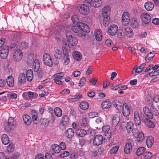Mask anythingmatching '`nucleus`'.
I'll return each instance as SVG.
<instances>
[{
	"instance_id": "7ed1b4c3",
	"label": "nucleus",
	"mask_w": 159,
	"mask_h": 159,
	"mask_svg": "<svg viewBox=\"0 0 159 159\" xmlns=\"http://www.w3.org/2000/svg\"><path fill=\"white\" fill-rule=\"evenodd\" d=\"M66 36L70 44L72 46L76 45L78 43L76 38L73 37L72 33L69 30L66 33Z\"/></svg>"
},
{
	"instance_id": "864d4df0",
	"label": "nucleus",
	"mask_w": 159,
	"mask_h": 159,
	"mask_svg": "<svg viewBox=\"0 0 159 159\" xmlns=\"http://www.w3.org/2000/svg\"><path fill=\"white\" fill-rule=\"evenodd\" d=\"M14 146L13 144H9L7 147V149L9 152H13L14 150Z\"/></svg>"
},
{
	"instance_id": "9b49d317",
	"label": "nucleus",
	"mask_w": 159,
	"mask_h": 159,
	"mask_svg": "<svg viewBox=\"0 0 159 159\" xmlns=\"http://www.w3.org/2000/svg\"><path fill=\"white\" fill-rule=\"evenodd\" d=\"M140 18L142 22L145 24H148L151 20L150 16L146 13L144 12L142 13Z\"/></svg>"
},
{
	"instance_id": "09e8293b",
	"label": "nucleus",
	"mask_w": 159,
	"mask_h": 159,
	"mask_svg": "<svg viewBox=\"0 0 159 159\" xmlns=\"http://www.w3.org/2000/svg\"><path fill=\"white\" fill-rule=\"evenodd\" d=\"M150 110H151V113L153 116H157L159 115V112L158 111L156 108L152 107H151Z\"/></svg>"
},
{
	"instance_id": "4d7b16f0",
	"label": "nucleus",
	"mask_w": 159,
	"mask_h": 159,
	"mask_svg": "<svg viewBox=\"0 0 159 159\" xmlns=\"http://www.w3.org/2000/svg\"><path fill=\"white\" fill-rule=\"evenodd\" d=\"M98 113L95 112H90L89 114V116L90 118H93L98 116Z\"/></svg>"
},
{
	"instance_id": "3c124183",
	"label": "nucleus",
	"mask_w": 159,
	"mask_h": 159,
	"mask_svg": "<svg viewBox=\"0 0 159 159\" xmlns=\"http://www.w3.org/2000/svg\"><path fill=\"white\" fill-rule=\"evenodd\" d=\"M119 147L118 146H116L115 147H112V148L109 151L110 153L111 154H115L117 151L119 149Z\"/></svg>"
},
{
	"instance_id": "7c9ffc66",
	"label": "nucleus",
	"mask_w": 159,
	"mask_h": 159,
	"mask_svg": "<svg viewBox=\"0 0 159 159\" xmlns=\"http://www.w3.org/2000/svg\"><path fill=\"white\" fill-rule=\"evenodd\" d=\"M69 122V119L68 116L65 115L63 116L61 120V124L63 126H66Z\"/></svg>"
},
{
	"instance_id": "9d476101",
	"label": "nucleus",
	"mask_w": 159,
	"mask_h": 159,
	"mask_svg": "<svg viewBox=\"0 0 159 159\" xmlns=\"http://www.w3.org/2000/svg\"><path fill=\"white\" fill-rule=\"evenodd\" d=\"M63 52L64 57L62 60V62L64 65H67L70 62V60L69 53L67 51L66 47L63 48Z\"/></svg>"
},
{
	"instance_id": "72a5a7b5",
	"label": "nucleus",
	"mask_w": 159,
	"mask_h": 159,
	"mask_svg": "<svg viewBox=\"0 0 159 159\" xmlns=\"http://www.w3.org/2000/svg\"><path fill=\"white\" fill-rule=\"evenodd\" d=\"M2 143L4 145H7L8 143L9 142V138L7 134H3L2 135Z\"/></svg>"
},
{
	"instance_id": "4468645a",
	"label": "nucleus",
	"mask_w": 159,
	"mask_h": 159,
	"mask_svg": "<svg viewBox=\"0 0 159 159\" xmlns=\"http://www.w3.org/2000/svg\"><path fill=\"white\" fill-rule=\"evenodd\" d=\"M130 113V109L127 104L125 103L122 106V114L124 116H127Z\"/></svg>"
},
{
	"instance_id": "2f4dec72",
	"label": "nucleus",
	"mask_w": 159,
	"mask_h": 159,
	"mask_svg": "<svg viewBox=\"0 0 159 159\" xmlns=\"http://www.w3.org/2000/svg\"><path fill=\"white\" fill-rule=\"evenodd\" d=\"M154 143V141L152 137L149 136L147 138L146 140V144L148 148H151Z\"/></svg>"
},
{
	"instance_id": "a878e982",
	"label": "nucleus",
	"mask_w": 159,
	"mask_h": 159,
	"mask_svg": "<svg viewBox=\"0 0 159 159\" xmlns=\"http://www.w3.org/2000/svg\"><path fill=\"white\" fill-rule=\"evenodd\" d=\"M39 61L38 59H36L34 60L33 64V69L35 72H37L40 68Z\"/></svg>"
},
{
	"instance_id": "cd10ccee",
	"label": "nucleus",
	"mask_w": 159,
	"mask_h": 159,
	"mask_svg": "<svg viewBox=\"0 0 159 159\" xmlns=\"http://www.w3.org/2000/svg\"><path fill=\"white\" fill-rule=\"evenodd\" d=\"M7 85L11 87H13L14 85V79L11 75L8 76L7 79Z\"/></svg>"
},
{
	"instance_id": "5fc2aeb1",
	"label": "nucleus",
	"mask_w": 159,
	"mask_h": 159,
	"mask_svg": "<svg viewBox=\"0 0 159 159\" xmlns=\"http://www.w3.org/2000/svg\"><path fill=\"white\" fill-rule=\"evenodd\" d=\"M125 34L129 37H131L133 35V30H125Z\"/></svg>"
},
{
	"instance_id": "37998d69",
	"label": "nucleus",
	"mask_w": 159,
	"mask_h": 159,
	"mask_svg": "<svg viewBox=\"0 0 159 159\" xmlns=\"http://www.w3.org/2000/svg\"><path fill=\"white\" fill-rule=\"evenodd\" d=\"M133 124L131 121H129L127 123L125 127H126V129L128 132L132 131L133 129Z\"/></svg>"
},
{
	"instance_id": "f257e3e1",
	"label": "nucleus",
	"mask_w": 159,
	"mask_h": 159,
	"mask_svg": "<svg viewBox=\"0 0 159 159\" xmlns=\"http://www.w3.org/2000/svg\"><path fill=\"white\" fill-rule=\"evenodd\" d=\"M71 20L74 23H77V25L72 27L71 30H78V28L80 30H86L90 29L89 26L87 24L81 22H78V16L76 15H74L71 17Z\"/></svg>"
},
{
	"instance_id": "6e6d98bb",
	"label": "nucleus",
	"mask_w": 159,
	"mask_h": 159,
	"mask_svg": "<svg viewBox=\"0 0 159 159\" xmlns=\"http://www.w3.org/2000/svg\"><path fill=\"white\" fill-rule=\"evenodd\" d=\"M85 77H83L80 79V82L79 83L78 86L81 87L83 86H84V84H85Z\"/></svg>"
},
{
	"instance_id": "f704fd0d",
	"label": "nucleus",
	"mask_w": 159,
	"mask_h": 159,
	"mask_svg": "<svg viewBox=\"0 0 159 159\" xmlns=\"http://www.w3.org/2000/svg\"><path fill=\"white\" fill-rule=\"evenodd\" d=\"M33 72L31 70L29 69L27 70L26 72V77L28 81H30L32 80L33 76Z\"/></svg>"
},
{
	"instance_id": "c85d7f7f",
	"label": "nucleus",
	"mask_w": 159,
	"mask_h": 159,
	"mask_svg": "<svg viewBox=\"0 0 159 159\" xmlns=\"http://www.w3.org/2000/svg\"><path fill=\"white\" fill-rule=\"evenodd\" d=\"M74 58L77 61H80L82 58L81 53L78 51H74L72 53Z\"/></svg>"
},
{
	"instance_id": "680f3d73",
	"label": "nucleus",
	"mask_w": 159,
	"mask_h": 159,
	"mask_svg": "<svg viewBox=\"0 0 159 159\" xmlns=\"http://www.w3.org/2000/svg\"><path fill=\"white\" fill-rule=\"evenodd\" d=\"M134 124L136 126L140 125L141 123L140 118H138V119H134Z\"/></svg>"
},
{
	"instance_id": "bf43d9fd",
	"label": "nucleus",
	"mask_w": 159,
	"mask_h": 159,
	"mask_svg": "<svg viewBox=\"0 0 159 159\" xmlns=\"http://www.w3.org/2000/svg\"><path fill=\"white\" fill-rule=\"evenodd\" d=\"M6 84V81L5 80L0 79V87L3 88L5 87Z\"/></svg>"
},
{
	"instance_id": "338daca9",
	"label": "nucleus",
	"mask_w": 159,
	"mask_h": 159,
	"mask_svg": "<svg viewBox=\"0 0 159 159\" xmlns=\"http://www.w3.org/2000/svg\"><path fill=\"white\" fill-rule=\"evenodd\" d=\"M69 154V152L68 151H65L61 153L60 156L64 158L65 157L67 156Z\"/></svg>"
},
{
	"instance_id": "bb28decb",
	"label": "nucleus",
	"mask_w": 159,
	"mask_h": 159,
	"mask_svg": "<svg viewBox=\"0 0 159 159\" xmlns=\"http://www.w3.org/2000/svg\"><path fill=\"white\" fill-rule=\"evenodd\" d=\"M66 135L68 139H71L74 135V131L72 128H69L67 129Z\"/></svg>"
},
{
	"instance_id": "e2e57ef3",
	"label": "nucleus",
	"mask_w": 159,
	"mask_h": 159,
	"mask_svg": "<svg viewBox=\"0 0 159 159\" xmlns=\"http://www.w3.org/2000/svg\"><path fill=\"white\" fill-rule=\"evenodd\" d=\"M118 27L116 25H112L109 27L108 30H118Z\"/></svg>"
},
{
	"instance_id": "a18cd8bd",
	"label": "nucleus",
	"mask_w": 159,
	"mask_h": 159,
	"mask_svg": "<svg viewBox=\"0 0 159 159\" xmlns=\"http://www.w3.org/2000/svg\"><path fill=\"white\" fill-rule=\"evenodd\" d=\"M54 113L55 115L58 117L61 116L62 115V111L59 107H56L55 109Z\"/></svg>"
},
{
	"instance_id": "6ab92c4d",
	"label": "nucleus",
	"mask_w": 159,
	"mask_h": 159,
	"mask_svg": "<svg viewBox=\"0 0 159 159\" xmlns=\"http://www.w3.org/2000/svg\"><path fill=\"white\" fill-rule=\"evenodd\" d=\"M145 65V63H142L141 64L140 66L137 67L136 68V67H135L132 71L133 74H134V71L135 72V73H140L142 71Z\"/></svg>"
},
{
	"instance_id": "a211bd4d",
	"label": "nucleus",
	"mask_w": 159,
	"mask_h": 159,
	"mask_svg": "<svg viewBox=\"0 0 159 159\" xmlns=\"http://www.w3.org/2000/svg\"><path fill=\"white\" fill-rule=\"evenodd\" d=\"M73 32L76 34L80 37H82L83 39H85L86 37L85 33H89L88 30H73Z\"/></svg>"
},
{
	"instance_id": "a19ab883",
	"label": "nucleus",
	"mask_w": 159,
	"mask_h": 159,
	"mask_svg": "<svg viewBox=\"0 0 159 159\" xmlns=\"http://www.w3.org/2000/svg\"><path fill=\"white\" fill-rule=\"evenodd\" d=\"M113 105L118 110H121L123 106L121 102L117 100L114 102Z\"/></svg>"
},
{
	"instance_id": "c03bdc74",
	"label": "nucleus",
	"mask_w": 159,
	"mask_h": 159,
	"mask_svg": "<svg viewBox=\"0 0 159 159\" xmlns=\"http://www.w3.org/2000/svg\"><path fill=\"white\" fill-rule=\"evenodd\" d=\"M144 135L143 133L142 132H140L137 135V141L139 142H141L143 140Z\"/></svg>"
},
{
	"instance_id": "f3484780",
	"label": "nucleus",
	"mask_w": 159,
	"mask_h": 159,
	"mask_svg": "<svg viewBox=\"0 0 159 159\" xmlns=\"http://www.w3.org/2000/svg\"><path fill=\"white\" fill-rule=\"evenodd\" d=\"M143 111L145 115L149 118L152 119L153 118V116L151 113V110H150L148 107H143Z\"/></svg>"
},
{
	"instance_id": "ddd939ff",
	"label": "nucleus",
	"mask_w": 159,
	"mask_h": 159,
	"mask_svg": "<svg viewBox=\"0 0 159 159\" xmlns=\"http://www.w3.org/2000/svg\"><path fill=\"white\" fill-rule=\"evenodd\" d=\"M103 138L101 135L96 136L93 140V143L94 145L98 146L101 144L103 141Z\"/></svg>"
},
{
	"instance_id": "603ef678",
	"label": "nucleus",
	"mask_w": 159,
	"mask_h": 159,
	"mask_svg": "<svg viewBox=\"0 0 159 159\" xmlns=\"http://www.w3.org/2000/svg\"><path fill=\"white\" fill-rule=\"evenodd\" d=\"M159 74V69L153 70L151 72H150L148 75L150 76H153L155 75H157Z\"/></svg>"
},
{
	"instance_id": "13d9d810",
	"label": "nucleus",
	"mask_w": 159,
	"mask_h": 159,
	"mask_svg": "<svg viewBox=\"0 0 159 159\" xmlns=\"http://www.w3.org/2000/svg\"><path fill=\"white\" fill-rule=\"evenodd\" d=\"M144 157L146 159H149L152 156V154L150 152H146L144 154Z\"/></svg>"
},
{
	"instance_id": "20e7f679",
	"label": "nucleus",
	"mask_w": 159,
	"mask_h": 159,
	"mask_svg": "<svg viewBox=\"0 0 159 159\" xmlns=\"http://www.w3.org/2000/svg\"><path fill=\"white\" fill-rule=\"evenodd\" d=\"M84 3L90 4L92 6L97 8L100 7L103 2V0H85Z\"/></svg>"
},
{
	"instance_id": "aec40b11",
	"label": "nucleus",
	"mask_w": 159,
	"mask_h": 159,
	"mask_svg": "<svg viewBox=\"0 0 159 159\" xmlns=\"http://www.w3.org/2000/svg\"><path fill=\"white\" fill-rule=\"evenodd\" d=\"M131 26L133 29H136L139 26V21L138 20L135 18H133L131 20Z\"/></svg>"
},
{
	"instance_id": "6e6552de",
	"label": "nucleus",
	"mask_w": 159,
	"mask_h": 159,
	"mask_svg": "<svg viewBox=\"0 0 159 159\" xmlns=\"http://www.w3.org/2000/svg\"><path fill=\"white\" fill-rule=\"evenodd\" d=\"M86 3L80 5L78 8L80 13L84 15H86L89 12V7L86 4Z\"/></svg>"
},
{
	"instance_id": "e433bc0d",
	"label": "nucleus",
	"mask_w": 159,
	"mask_h": 159,
	"mask_svg": "<svg viewBox=\"0 0 159 159\" xmlns=\"http://www.w3.org/2000/svg\"><path fill=\"white\" fill-rule=\"evenodd\" d=\"M62 52L61 50L57 49L54 52V57L56 59H60L62 56Z\"/></svg>"
},
{
	"instance_id": "49530a36",
	"label": "nucleus",
	"mask_w": 159,
	"mask_h": 159,
	"mask_svg": "<svg viewBox=\"0 0 159 159\" xmlns=\"http://www.w3.org/2000/svg\"><path fill=\"white\" fill-rule=\"evenodd\" d=\"M145 148L144 147H140L137 150L136 153L138 156H140L145 151Z\"/></svg>"
},
{
	"instance_id": "412c9836",
	"label": "nucleus",
	"mask_w": 159,
	"mask_h": 159,
	"mask_svg": "<svg viewBox=\"0 0 159 159\" xmlns=\"http://www.w3.org/2000/svg\"><path fill=\"white\" fill-rule=\"evenodd\" d=\"M143 122L146 124L149 128H154L155 126V125L154 122H153L152 120L147 118H146L144 119Z\"/></svg>"
},
{
	"instance_id": "052dcab7",
	"label": "nucleus",
	"mask_w": 159,
	"mask_h": 159,
	"mask_svg": "<svg viewBox=\"0 0 159 159\" xmlns=\"http://www.w3.org/2000/svg\"><path fill=\"white\" fill-rule=\"evenodd\" d=\"M0 159H10L9 157H6L3 152H0Z\"/></svg>"
},
{
	"instance_id": "8fccbe9b",
	"label": "nucleus",
	"mask_w": 159,
	"mask_h": 159,
	"mask_svg": "<svg viewBox=\"0 0 159 159\" xmlns=\"http://www.w3.org/2000/svg\"><path fill=\"white\" fill-rule=\"evenodd\" d=\"M59 146L57 144H54L52 146V151L55 153H58L60 151Z\"/></svg>"
},
{
	"instance_id": "5701e85b",
	"label": "nucleus",
	"mask_w": 159,
	"mask_h": 159,
	"mask_svg": "<svg viewBox=\"0 0 159 159\" xmlns=\"http://www.w3.org/2000/svg\"><path fill=\"white\" fill-rule=\"evenodd\" d=\"M23 120L25 125H29L31 123V119L30 117L27 115H25L23 116Z\"/></svg>"
},
{
	"instance_id": "473e14b6",
	"label": "nucleus",
	"mask_w": 159,
	"mask_h": 159,
	"mask_svg": "<svg viewBox=\"0 0 159 159\" xmlns=\"http://www.w3.org/2000/svg\"><path fill=\"white\" fill-rule=\"evenodd\" d=\"M111 105V102L108 101L103 102L101 104L102 107L103 109H107L109 108Z\"/></svg>"
},
{
	"instance_id": "4be33fe9",
	"label": "nucleus",
	"mask_w": 159,
	"mask_h": 159,
	"mask_svg": "<svg viewBox=\"0 0 159 159\" xmlns=\"http://www.w3.org/2000/svg\"><path fill=\"white\" fill-rule=\"evenodd\" d=\"M120 120V116L118 115L117 114L114 115L112 118V125L114 127L116 126L119 123Z\"/></svg>"
},
{
	"instance_id": "f8f14e48",
	"label": "nucleus",
	"mask_w": 159,
	"mask_h": 159,
	"mask_svg": "<svg viewBox=\"0 0 159 159\" xmlns=\"http://www.w3.org/2000/svg\"><path fill=\"white\" fill-rule=\"evenodd\" d=\"M9 51V47L5 46L1 50L0 57L3 59H5L7 57Z\"/></svg>"
},
{
	"instance_id": "4c0bfd02",
	"label": "nucleus",
	"mask_w": 159,
	"mask_h": 159,
	"mask_svg": "<svg viewBox=\"0 0 159 159\" xmlns=\"http://www.w3.org/2000/svg\"><path fill=\"white\" fill-rule=\"evenodd\" d=\"M51 122V120L46 118H43L41 121V125L45 127L48 126L49 125V123Z\"/></svg>"
},
{
	"instance_id": "0e129e2a",
	"label": "nucleus",
	"mask_w": 159,
	"mask_h": 159,
	"mask_svg": "<svg viewBox=\"0 0 159 159\" xmlns=\"http://www.w3.org/2000/svg\"><path fill=\"white\" fill-rule=\"evenodd\" d=\"M27 43L25 42H22L21 43L20 47L22 48H25L27 47Z\"/></svg>"
},
{
	"instance_id": "1a4fd4ad",
	"label": "nucleus",
	"mask_w": 159,
	"mask_h": 159,
	"mask_svg": "<svg viewBox=\"0 0 159 159\" xmlns=\"http://www.w3.org/2000/svg\"><path fill=\"white\" fill-rule=\"evenodd\" d=\"M130 17L129 14L127 12H124L122 14L121 17V22L122 24L126 26L129 23Z\"/></svg>"
},
{
	"instance_id": "ea45409f",
	"label": "nucleus",
	"mask_w": 159,
	"mask_h": 159,
	"mask_svg": "<svg viewBox=\"0 0 159 159\" xmlns=\"http://www.w3.org/2000/svg\"><path fill=\"white\" fill-rule=\"evenodd\" d=\"M104 19L103 20V25L106 27L108 26L109 23V21L110 20V17L109 16H103Z\"/></svg>"
},
{
	"instance_id": "2eb2a0df",
	"label": "nucleus",
	"mask_w": 159,
	"mask_h": 159,
	"mask_svg": "<svg viewBox=\"0 0 159 159\" xmlns=\"http://www.w3.org/2000/svg\"><path fill=\"white\" fill-rule=\"evenodd\" d=\"M111 12V8L109 6H106L102 9L103 16H109Z\"/></svg>"
},
{
	"instance_id": "393cba45",
	"label": "nucleus",
	"mask_w": 159,
	"mask_h": 159,
	"mask_svg": "<svg viewBox=\"0 0 159 159\" xmlns=\"http://www.w3.org/2000/svg\"><path fill=\"white\" fill-rule=\"evenodd\" d=\"M144 7L147 10L151 11L154 8V5L152 2H148L145 3Z\"/></svg>"
},
{
	"instance_id": "dca6fc26",
	"label": "nucleus",
	"mask_w": 159,
	"mask_h": 159,
	"mask_svg": "<svg viewBox=\"0 0 159 159\" xmlns=\"http://www.w3.org/2000/svg\"><path fill=\"white\" fill-rule=\"evenodd\" d=\"M94 35L97 41L100 42L102 38V30H95Z\"/></svg>"
},
{
	"instance_id": "b1692460",
	"label": "nucleus",
	"mask_w": 159,
	"mask_h": 159,
	"mask_svg": "<svg viewBox=\"0 0 159 159\" xmlns=\"http://www.w3.org/2000/svg\"><path fill=\"white\" fill-rule=\"evenodd\" d=\"M110 129V126L108 125H106L102 127V130L106 133L105 136H107L109 138H110L111 136V133L108 132Z\"/></svg>"
},
{
	"instance_id": "0eeeda50",
	"label": "nucleus",
	"mask_w": 159,
	"mask_h": 159,
	"mask_svg": "<svg viewBox=\"0 0 159 159\" xmlns=\"http://www.w3.org/2000/svg\"><path fill=\"white\" fill-rule=\"evenodd\" d=\"M134 145V141L132 139H129L125 144L124 148V152L126 153L129 154L132 151V148Z\"/></svg>"
},
{
	"instance_id": "423d86ee",
	"label": "nucleus",
	"mask_w": 159,
	"mask_h": 159,
	"mask_svg": "<svg viewBox=\"0 0 159 159\" xmlns=\"http://www.w3.org/2000/svg\"><path fill=\"white\" fill-rule=\"evenodd\" d=\"M44 63L46 65L51 67L52 66L53 62L51 56L48 53H45L43 56Z\"/></svg>"
},
{
	"instance_id": "de8ad7c7",
	"label": "nucleus",
	"mask_w": 159,
	"mask_h": 159,
	"mask_svg": "<svg viewBox=\"0 0 159 159\" xmlns=\"http://www.w3.org/2000/svg\"><path fill=\"white\" fill-rule=\"evenodd\" d=\"M154 56L152 52H150L145 57L146 61L148 62H149L151 61L152 58Z\"/></svg>"
},
{
	"instance_id": "774afa93",
	"label": "nucleus",
	"mask_w": 159,
	"mask_h": 159,
	"mask_svg": "<svg viewBox=\"0 0 159 159\" xmlns=\"http://www.w3.org/2000/svg\"><path fill=\"white\" fill-rule=\"evenodd\" d=\"M35 159H44V156L41 154H39L36 156Z\"/></svg>"
},
{
	"instance_id": "f03ea898",
	"label": "nucleus",
	"mask_w": 159,
	"mask_h": 159,
	"mask_svg": "<svg viewBox=\"0 0 159 159\" xmlns=\"http://www.w3.org/2000/svg\"><path fill=\"white\" fill-rule=\"evenodd\" d=\"M16 125L13 118L10 117L8 119L7 122L4 124V129L6 131H9L13 128V127Z\"/></svg>"
},
{
	"instance_id": "39448f33",
	"label": "nucleus",
	"mask_w": 159,
	"mask_h": 159,
	"mask_svg": "<svg viewBox=\"0 0 159 159\" xmlns=\"http://www.w3.org/2000/svg\"><path fill=\"white\" fill-rule=\"evenodd\" d=\"M23 56V52L20 49H17L13 53L12 59L15 61H19L21 60Z\"/></svg>"
},
{
	"instance_id": "c9c22d12",
	"label": "nucleus",
	"mask_w": 159,
	"mask_h": 159,
	"mask_svg": "<svg viewBox=\"0 0 159 159\" xmlns=\"http://www.w3.org/2000/svg\"><path fill=\"white\" fill-rule=\"evenodd\" d=\"M76 134L81 137H84L86 135V131L83 129H79L76 132Z\"/></svg>"
},
{
	"instance_id": "58836bf2",
	"label": "nucleus",
	"mask_w": 159,
	"mask_h": 159,
	"mask_svg": "<svg viewBox=\"0 0 159 159\" xmlns=\"http://www.w3.org/2000/svg\"><path fill=\"white\" fill-rule=\"evenodd\" d=\"M19 81L20 84H24L25 82V74L23 73L20 74L19 76Z\"/></svg>"
},
{
	"instance_id": "79ce46f5",
	"label": "nucleus",
	"mask_w": 159,
	"mask_h": 159,
	"mask_svg": "<svg viewBox=\"0 0 159 159\" xmlns=\"http://www.w3.org/2000/svg\"><path fill=\"white\" fill-rule=\"evenodd\" d=\"M89 107V103L86 102L81 103L80 105V108L83 110H86L88 109Z\"/></svg>"
},
{
	"instance_id": "c756f323",
	"label": "nucleus",
	"mask_w": 159,
	"mask_h": 159,
	"mask_svg": "<svg viewBox=\"0 0 159 159\" xmlns=\"http://www.w3.org/2000/svg\"><path fill=\"white\" fill-rule=\"evenodd\" d=\"M31 116L34 123V124H37L38 123L37 120V113L34 110H32L31 111Z\"/></svg>"
},
{
	"instance_id": "69168bd1",
	"label": "nucleus",
	"mask_w": 159,
	"mask_h": 159,
	"mask_svg": "<svg viewBox=\"0 0 159 159\" xmlns=\"http://www.w3.org/2000/svg\"><path fill=\"white\" fill-rule=\"evenodd\" d=\"M60 148L62 150H65L66 148V145L65 143L62 142L60 144Z\"/></svg>"
}]
</instances>
